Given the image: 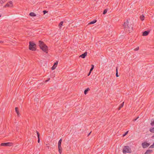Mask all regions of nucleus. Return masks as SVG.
<instances>
[{"instance_id":"nucleus-1","label":"nucleus","mask_w":154,"mask_h":154,"mask_svg":"<svg viewBox=\"0 0 154 154\" xmlns=\"http://www.w3.org/2000/svg\"><path fill=\"white\" fill-rule=\"evenodd\" d=\"M123 26L124 30L126 32H128V33H130V32L132 31L133 29V26L131 24H129L128 20L124 22Z\"/></svg>"},{"instance_id":"nucleus-2","label":"nucleus","mask_w":154,"mask_h":154,"mask_svg":"<svg viewBox=\"0 0 154 154\" xmlns=\"http://www.w3.org/2000/svg\"><path fill=\"white\" fill-rule=\"evenodd\" d=\"M39 45L41 49L44 52L47 53L48 52V49L47 46L43 42L39 41L38 42Z\"/></svg>"},{"instance_id":"nucleus-3","label":"nucleus","mask_w":154,"mask_h":154,"mask_svg":"<svg viewBox=\"0 0 154 154\" xmlns=\"http://www.w3.org/2000/svg\"><path fill=\"white\" fill-rule=\"evenodd\" d=\"M36 45L35 44L32 42H29V49L32 51H35L36 50Z\"/></svg>"},{"instance_id":"nucleus-4","label":"nucleus","mask_w":154,"mask_h":154,"mask_svg":"<svg viewBox=\"0 0 154 154\" xmlns=\"http://www.w3.org/2000/svg\"><path fill=\"white\" fill-rule=\"evenodd\" d=\"M122 152L124 153L126 152L131 153V150L129 146H124Z\"/></svg>"},{"instance_id":"nucleus-5","label":"nucleus","mask_w":154,"mask_h":154,"mask_svg":"<svg viewBox=\"0 0 154 154\" xmlns=\"http://www.w3.org/2000/svg\"><path fill=\"white\" fill-rule=\"evenodd\" d=\"M62 142V139H61L59 140L58 142V147L59 152L60 154H61L62 148L61 147V144Z\"/></svg>"},{"instance_id":"nucleus-6","label":"nucleus","mask_w":154,"mask_h":154,"mask_svg":"<svg viewBox=\"0 0 154 154\" xmlns=\"http://www.w3.org/2000/svg\"><path fill=\"white\" fill-rule=\"evenodd\" d=\"M150 145V144L147 143L146 142H144L142 144V146L143 148H145L149 146Z\"/></svg>"},{"instance_id":"nucleus-7","label":"nucleus","mask_w":154,"mask_h":154,"mask_svg":"<svg viewBox=\"0 0 154 154\" xmlns=\"http://www.w3.org/2000/svg\"><path fill=\"white\" fill-rule=\"evenodd\" d=\"M13 5L12 2L10 1L6 5L5 7H12Z\"/></svg>"},{"instance_id":"nucleus-8","label":"nucleus","mask_w":154,"mask_h":154,"mask_svg":"<svg viewBox=\"0 0 154 154\" xmlns=\"http://www.w3.org/2000/svg\"><path fill=\"white\" fill-rule=\"evenodd\" d=\"M58 63V61H56L54 63V65L51 67V69L52 70H54L57 67Z\"/></svg>"},{"instance_id":"nucleus-9","label":"nucleus","mask_w":154,"mask_h":154,"mask_svg":"<svg viewBox=\"0 0 154 154\" xmlns=\"http://www.w3.org/2000/svg\"><path fill=\"white\" fill-rule=\"evenodd\" d=\"M10 143H3L1 144V146H8L10 145Z\"/></svg>"},{"instance_id":"nucleus-10","label":"nucleus","mask_w":154,"mask_h":154,"mask_svg":"<svg viewBox=\"0 0 154 154\" xmlns=\"http://www.w3.org/2000/svg\"><path fill=\"white\" fill-rule=\"evenodd\" d=\"M87 52H85L84 53L82 54L80 56V57L83 58H84L85 57L87 56Z\"/></svg>"},{"instance_id":"nucleus-11","label":"nucleus","mask_w":154,"mask_h":154,"mask_svg":"<svg viewBox=\"0 0 154 154\" xmlns=\"http://www.w3.org/2000/svg\"><path fill=\"white\" fill-rule=\"evenodd\" d=\"M149 32V31H145L143 32V35L146 36L148 35Z\"/></svg>"},{"instance_id":"nucleus-12","label":"nucleus","mask_w":154,"mask_h":154,"mask_svg":"<svg viewBox=\"0 0 154 154\" xmlns=\"http://www.w3.org/2000/svg\"><path fill=\"white\" fill-rule=\"evenodd\" d=\"M152 152V150L151 149H148L145 153L144 154H150Z\"/></svg>"},{"instance_id":"nucleus-13","label":"nucleus","mask_w":154,"mask_h":154,"mask_svg":"<svg viewBox=\"0 0 154 154\" xmlns=\"http://www.w3.org/2000/svg\"><path fill=\"white\" fill-rule=\"evenodd\" d=\"M29 15L31 17H35L36 16V15L34 12H30Z\"/></svg>"},{"instance_id":"nucleus-14","label":"nucleus","mask_w":154,"mask_h":154,"mask_svg":"<svg viewBox=\"0 0 154 154\" xmlns=\"http://www.w3.org/2000/svg\"><path fill=\"white\" fill-rule=\"evenodd\" d=\"M15 111L17 113V116H20V113L18 110V108L17 107H16L15 108Z\"/></svg>"},{"instance_id":"nucleus-15","label":"nucleus","mask_w":154,"mask_h":154,"mask_svg":"<svg viewBox=\"0 0 154 154\" xmlns=\"http://www.w3.org/2000/svg\"><path fill=\"white\" fill-rule=\"evenodd\" d=\"M90 90V89L89 88H87L86 89L85 91H84V94H86L87 93H88V91H89Z\"/></svg>"},{"instance_id":"nucleus-16","label":"nucleus","mask_w":154,"mask_h":154,"mask_svg":"<svg viewBox=\"0 0 154 154\" xmlns=\"http://www.w3.org/2000/svg\"><path fill=\"white\" fill-rule=\"evenodd\" d=\"M124 102H123L121 104L119 107V110L121 108H122L124 105Z\"/></svg>"},{"instance_id":"nucleus-17","label":"nucleus","mask_w":154,"mask_h":154,"mask_svg":"<svg viewBox=\"0 0 154 154\" xmlns=\"http://www.w3.org/2000/svg\"><path fill=\"white\" fill-rule=\"evenodd\" d=\"M140 19L142 20L143 21L144 20V16L143 15H142L140 17Z\"/></svg>"},{"instance_id":"nucleus-18","label":"nucleus","mask_w":154,"mask_h":154,"mask_svg":"<svg viewBox=\"0 0 154 154\" xmlns=\"http://www.w3.org/2000/svg\"><path fill=\"white\" fill-rule=\"evenodd\" d=\"M118 67H116V77H118L119 76V75L118 74Z\"/></svg>"},{"instance_id":"nucleus-19","label":"nucleus","mask_w":154,"mask_h":154,"mask_svg":"<svg viewBox=\"0 0 154 154\" xmlns=\"http://www.w3.org/2000/svg\"><path fill=\"white\" fill-rule=\"evenodd\" d=\"M97 21V20H93V21L90 22L89 23V24H94V23H96V22Z\"/></svg>"},{"instance_id":"nucleus-20","label":"nucleus","mask_w":154,"mask_h":154,"mask_svg":"<svg viewBox=\"0 0 154 154\" xmlns=\"http://www.w3.org/2000/svg\"><path fill=\"white\" fill-rule=\"evenodd\" d=\"M149 131L152 133H154V127L150 128Z\"/></svg>"},{"instance_id":"nucleus-21","label":"nucleus","mask_w":154,"mask_h":154,"mask_svg":"<svg viewBox=\"0 0 154 154\" xmlns=\"http://www.w3.org/2000/svg\"><path fill=\"white\" fill-rule=\"evenodd\" d=\"M63 23V21L61 22L59 24V26L60 27V28L62 26Z\"/></svg>"},{"instance_id":"nucleus-22","label":"nucleus","mask_w":154,"mask_h":154,"mask_svg":"<svg viewBox=\"0 0 154 154\" xmlns=\"http://www.w3.org/2000/svg\"><path fill=\"white\" fill-rule=\"evenodd\" d=\"M94 65H91V67L90 69V71L91 72L94 69Z\"/></svg>"},{"instance_id":"nucleus-23","label":"nucleus","mask_w":154,"mask_h":154,"mask_svg":"<svg viewBox=\"0 0 154 154\" xmlns=\"http://www.w3.org/2000/svg\"><path fill=\"white\" fill-rule=\"evenodd\" d=\"M107 11V9H105L103 12V14H105Z\"/></svg>"},{"instance_id":"nucleus-24","label":"nucleus","mask_w":154,"mask_h":154,"mask_svg":"<svg viewBox=\"0 0 154 154\" xmlns=\"http://www.w3.org/2000/svg\"><path fill=\"white\" fill-rule=\"evenodd\" d=\"M150 125L152 126H154V120L153 121H152L150 123Z\"/></svg>"},{"instance_id":"nucleus-25","label":"nucleus","mask_w":154,"mask_h":154,"mask_svg":"<svg viewBox=\"0 0 154 154\" xmlns=\"http://www.w3.org/2000/svg\"><path fill=\"white\" fill-rule=\"evenodd\" d=\"M154 148V142L153 143V144L151 145L149 147V148Z\"/></svg>"},{"instance_id":"nucleus-26","label":"nucleus","mask_w":154,"mask_h":154,"mask_svg":"<svg viewBox=\"0 0 154 154\" xmlns=\"http://www.w3.org/2000/svg\"><path fill=\"white\" fill-rule=\"evenodd\" d=\"M128 133V131H127L125 132V133L123 135V136H125Z\"/></svg>"},{"instance_id":"nucleus-27","label":"nucleus","mask_w":154,"mask_h":154,"mask_svg":"<svg viewBox=\"0 0 154 154\" xmlns=\"http://www.w3.org/2000/svg\"><path fill=\"white\" fill-rule=\"evenodd\" d=\"M139 49V47H138L134 49V50L135 51H138Z\"/></svg>"},{"instance_id":"nucleus-28","label":"nucleus","mask_w":154,"mask_h":154,"mask_svg":"<svg viewBox=\"0 0 154 154\" xmlns=\"http://www.w3.org/2000/svg\"><path fill=\"white\" fill-rule=\"evenodd\" d=\"M36 132H37V133L38 138H40V137H39L40 135H39L38 132L37 131Z\"/></svg>"},{"instance_id":"nucleus-29","label":"nucleus","mask_w":154,"mask_h":154,"mask_svg":"<svg viewBox=\"0 0 154 154\" xmlns=\"http://www.w3.org/2000/svg\"><path fill=\"white\" fill-rule=\"evenodd\" d=\"M43 12L44 14L47 13V11H44Z\"/></svg>"},{"instance_id":"nucleus-30","label":"nucleus","mask_w":154,"mask_h":154,"mask_svg":"<svg viewBox=\"0 0 154 154\" xmlns=\"http://www.w3.org/2000/svg\"><path fill=\"white\" fill-rule=\"evenodd\" d=\"M91 72L90 71L88 75V76H89L90 75Z\"/></svg>"},{"instance_id":"nucleus-31","label":"nucleus","mask_w":154,"mask_h":154,"mask_svg":"<svg viewBox=\"0 0 154 154\" xmlns=\"http://www.w3.org/2000/svg\"><path fill=\"white\" fill-rule=\"evenodd\" d=\"M38 143H40V138H38Z\"/></svg>"},{"instance_id":"nucleus-32","label":"nucleus","mask_w":154,"mask_h":154,"mask_svg":"<svg viewBox=\"0 0 154 154\" xmlns=\"http://www.w3.org/2000/svg\"><path fill=\"white\" fill-rule=\"evenodd\" d=\"M139 118V117H137L136 119H134L133 120L134 121H136L138 118Z\"/></svg>"},{"instance_id":"nucleus-33","label":"nucleus","mask_w":154,"mask_h":154,"mask_svg":"<svg viewBox=\"0 0 154 154\" xmlns=\"http://www.w3.org/2000/svg\"><path fill=\"white\" fill-rule=\"evenodd\" d=\"M50 80V78H49L48 80H46L45 81V82H46L49 81Z\"/></svg>"},{"instance_id":"nucleus-34","label":"nucleus","mask_w":154,"mask_h":154,"mask_svg":"<svg viewBox=\"0 0 154 154\" xmlns=\"http://www.w3.org/2000/svg\"><path fill=\"white\" fill-rule=\"evenodd\" d=\"M91 131L90 133H89L88 134V136H89L90 134H91Z\"/></svg>"},{"instance_id":"nucleus-35","label":"nucleus","mask_w":154,"mask_h":154,"mask_svg":"<svg viewBox=\"0 0 154 154\" xmlns=\"http://www.w3.org/2000/svg\"><path fill=\"white\" fill-rule=\"evenodd\" d=\"M154 138V135H153V136H152V138Z\"/></svg>"},{"instance_id":"nucleus-36","label":"nucleus","mask_w":154,"mask_h":154,"mask_svg":"<svg viewBox=\"0 0 154 154\" xmlns=\"http://www.w3.org/2000/svg\"><path fill=\"white\" fill-rule=\"evenodd\" d=\"M34 3H35V2H32V4H34Z\"/></svg>"},{"instance_id":"nucleus-37","label":"nucleus","mask_w":154,"mask_h":154,"mask_svg":"<svg viewBox=\"0 0 154 154\" xmlns=\"http://www.w3.org/2000/svg\"><path fill=\"white\" fill-rule=\"evenodd\" d=\"M3 42L2 41H0V43L2 42Z\"/></svg>"},{"instance_id":"nucleus-38","label":"nucleus","mask_w":154,"mask_h":154,"mask_svg":"<svg viewBox=\"0 0 154 154\" xmlns=\"http://www.w3.org/2000/svg\"><path fill=\"white\" fill-rule=\"evenodd\" d=\"M47 147H48V148H49V146H47Z\"/></svg>"},{"instance_id":"nucleus-39","label":"nucleus","mask_w":154,"mask_h":154,"mask_svg":"<svg viewBox=\"0 0 154 154\" xmlns=\"http://www.w3.org/2000/svg\"><path fill=\"white\" fill-rule=\"evenodd\" d=\"M1 17V15H0V17Z\"/></svg>"}]
</instances>
